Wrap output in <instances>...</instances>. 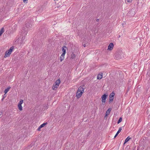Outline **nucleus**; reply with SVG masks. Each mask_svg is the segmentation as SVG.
Instances as JSON below:
<instances>
[{"instance_id":"f704fd0d","label":"nucleus","mask_w":150,"mask_h":150,"mask_svg":"<svg viewBox=\"0 0 150 150\" xmlns=\"http://www.w3.org/2000/svg\"><path fill=\"white\" fill-rule=\"evenodd\" d=\"M149 74H150V73H149Z\"/></svg>"},{"instance_id":"f8f14e48","label":"nucleus","mask_w":150,"mask_h":150,"mask_svg":"<svg viewBox=\"0 0 150 150\" xmlns=\"http://www.w3.org/2000/svg\"><path fill=\"white\" fill-rule=\"evenodd\" d=\"M131 138H130L129 137H127L125 139L124 144H125Z\"/></svg>"},{"instance_id":"72a5a7b5","label":"nucleus","mask_w":150,"mask_h":150,"mask_svg":"<svg viewBox=\"0 0 150 150\" xmlns=\"http://www.w3.org/2000/svg\"><path fill=\"white\" fill-rule=\"evenodd\" d=\"M3 99H2V100H3Z\"/></svg>"},{"instance_id":"9d476101","label":"nucleus","mask_w":150,"mask_h":150,"mask_svg":"<svg viewBox=\"0 0 150 150\" xmlns=\"http://www.w3.org/2000/svg\"><path fill=\"white\" fill-rule=\"evenodd\" d=\"M111 110V109H109L106 112V114L105 116V117H107L108 115H109L110 112Z\"/></svg>"},{"instance_id":"2eb2a0df","label":"nucleus","mask_w":150,"mask_h":150,"mask_svg":"<svg viewBox=\"0 0 150 150\" xmlns=\"http://www.w3.org/2000/svg\"><path fill=\"white\" fill-rule=\"evenodd\" d=\"M18 106L19 110H20L21 111L22 110V107L21 105H19L18 104Z\"/></svg>"},{"instance_id":"b1692460","label":"nucleus","mask_w":150,"mask_h":150,"mask_svg":"<svg viewBox=\"0 0 150 150\" xmlns=\"http://www.w3.org/2000/svg\"><path fill=\"white\" fill-rule=\"evenodd\" d=\"M42 128L41 127H40V126L38 128L37 130H38L39 131H40V129L41 128Z\"/></svg>"},{"instance_id":"f257e3e1","label":"nucleus","mask_w":150,"mask_h":150,"mask_svg":"<svg viewBox=\"0 0 150 150\" xmlns=\"http://www.w3.org/2000/svg\"><path fill=\"white\" fill-rule=\"evenodd\" d=\"M85 87L83 86L80 87L78 89L76 92V96L77 98H80L82 95V94L84 92Z\"/></svg>"},{"instance_id":"412c9836","label":"nucleus","mask_w":150,"mask_h":150,"mask_svg":"<svg viewBox=\"0 0 150 150\" xmlns=\"http://www.w3.org/2000/svg\"><path fill=\"white\" fill-rule=\"evenodd\" d=\"M122 127H121L119 128L117 132L119 134L121 132V131L122 129Z\"/></svg>"},{"instance_id":"c85d7f7f","label":"nucleus","mask_w":150,"mask_h":150,"mask_svg":"<svg viewBox=\"0 0 150 150\" xmlns=\"http://www.w3.org/2000/svg\"><path fill=\"white\" fill-rule=\"evenodd\" d=\"M2 112H0V115H2Z\"/></svg>"},{"instance_id":"0eeeda50","label":"nucleus","mask_w":150,"mask_h":150,"mask_svg":"<svg viewBox=\"0 0 150 150\" xmlns=\"http://www.w3.org/2000/svg\"><path fill=\"white\" fill-rule=\"evenodd\" d=\"M101 98L102 103H105L107 98V95L105 94H104L102 96Z\"/></svg>"},{"instance_id":"2f4dec72","label":"nucleus","mask_w":150,"mask_h":150,"mask_svg":"<svg viewBox=\"0 0 150 150\" xmlns=\"http://www.w3.org/2000/svg\"><path fill=\"white\" fill-rule=\"evenodd\" d=\"M148 99H150V97H149L148 98Z\"/></svg>"},{"instance_id":"a878e982","label":"nucleus","mask_w":150,"mask_h":150,"mask_svg":"<svg viewBox=\"0 0 150 150\" xmlns=\"http://www.w3.org/2000/svg\"><path fill=\"white\" fill-rule=\"evenodd\" d=\"M127 1L128 2H131L132 0H127Z\"/></svg>"},{"instance_id":"cd10ccee","label":"nucleus","mask_w":150,"mask_h":150,"mask_svg":"<svg viewBox=\"0 0 150 150\" xmlns=\"http://www.w3.org/2000/svg\"><path fill=\"white\" fill-rule=\"evenodd\" d=\"M5 94L4 95V96H3V99H4V98L5 97Z\"/></svg>"},{"instance_id":"bb28decb","label":"nucleus","mask_w":150,"mask_h":150,"mask_svg":"<svg viewBox=\"0 0 150 150\" xmlns=\"http://www.w3.org/2000/svg\"><path fill=\"white\" fill-rule=\"evenodd\" d=\"M99 21V19H96V21L97 22H98Z\"/></svg>"},{"instance_id":"6ab92c4d","label":"nucleus","mask_w":150,"mask_h":150,"mask_svg":"<svg viewBox=\"0 0 150 150\" xmlns=\"http://www.w3.org/2000/svg\"><path fill=\"white\" fill-rule=\"evenodd\" d=\"M114 95L115 93L113 92H112L110 95L109 97L113 98Z\"/></svg>"},{"instance_id":"423d86ee","label":"nucleus","mask_w":150,"mask_h":150,"mask_svg":"<svg viewBox=\"0 0 150 150\" xmlns=\"http://www.w3.org/2000/svg\"><path fill=\"white\" fill-rule=\"evenodd\" d=\"M30 25L31 24H30L29 23H26L25 27L24 28L25 31V32H27V31L30 28Z\"/></svg>"},{"instance_id":"9b49d317","label":"nucleus","mask_w":150,"mask_h":150,"mask_svg":"<svg viewBox=\"0 0 150 150\" xmlns=\"http://www.w3.org/2000/svg\"><path fill=\"white\" fill-rule=\"evenodd\" d=\"M102 74H99L98 75L97 79H100L102 78Z\"/></svg>"},{"instance_id":"39448f33","label":"nucleus","mask_w":150,"mask_h":150,"mask_svg":"<svg viewBox=\"0 0 150 150\" xmlns=\"http://www.w3.org/2000/svg\"><path fill=\"white\" fill-rule=\"evenodd\" d=\"M13 49V47H12L10 48L8 51H6L5 52L4 56V58H6L9 56Z\"/></svg>"},{"instance_id":"473e14b6","label":"nucleus","mask_w":150,"mask_h":150,"mask_svg":"<svg viewBox=\"0 0 150 150\" xmlns=\"http://www.w3.org/2000/svg\"><path fill=\"white\" fill-rule=\"evenodd\" d=\"M120 35L119 36V38H120Z\"/></svg>"},{"instance_id":"aec40b11","label":"nucleus","mask_w":150,"mask_h":150,"mask_svg":"<svg viewBox=\"0 0 150 150\" xmlns=\"http://www.w3.org/2000/svg\"><path fill=\"white\" fill-rule=\"evenodd\" d=\"M23 100L22 99H21L20 102H19L18 104L19 105H21L23 103Z\"/></svg>"},{"instance_id":"7c9ffc66","label":"nucleus","mask_w":150,"mask_h":150,"mask_svg":"<svg viewBox=\"0 0 150 150\" xmlns=\"http://www.w3.org/2000/svg\"><path fill=\"white\" fill-rule=\"evenodd\" d=\"M84 47H85L86 46V45L85 44H84L83 45Z\"/></svg>"},{"instance_id":"4be33fe9","label":"nucleus","mask_w":150,"mask_h":150,"mask_svg":"<svg viewBox=\"0 0 150 150\" xmlns=\"http://www.w3.org/2000/svg\"><path fill=\"white\" fill-rule=\"evenodd\" d=\"M114 98L112 97H109V101L110 102H112Z\"/></svg>"},{"instance_id":"393cba45","label":"nucleus","mask_w":150,"mask_h":150,"mask_svg":"<svg viewBox=\"0 0 150 150\" xmlns=\"http://www.w3.org/2000/svg\"><path fill=\"white\" fill-rule=\"evenodd\" d=\"M119 133H118L117 132V133H116V134H115V136H114V138H115L117 136V135Z\"/></svg>"},{"instance_id":"7ed1b4c3","label":"nucleus","mask_w":150,"mask_h":150,"mask_svg":"<svg viewBox=\"0 0 150 150\" xmlns=\"http://www.w3.org/2000/svg\"><path fill=\"white\" fill-rule=\"evenodd\" d=\"M124 53L121 51H119L116 52L115 58L117 60H119L124 57Z\"/></svg>"},{"instance_id":"4468645a","label":"nucleus","mask_w":150,"mask_h":150,"mask_svg":"<svg viewBox=\"0 0 150 150\" xmlns=\"http://www.w3.org/2000/svg\"><path fill=\"white\" fill-rule=\"evenodd\" d=\"M4 29L3 28H1V29L0 30V36H1L3 33L4 32Z\"/></svg>"},{"instance_id":"20e7f679","label":"nucleus","mask_w":150,"mask_h":150,"mask_svg":"<svg viewBox=\"0 0 150 150\" xmlns=\"http://www.w3.org/2000/svg\"><path fill=\"white\" fill-rule=\"evenodd\" d=\"M61 83V81L59 79L57 80L54 83L52 86V88L53 90H56L59 87L60 83Z\"/></svg>"},{"instance_id":"6e6552de","label":"nucleus","mask_w":150,"mask_h":150,"mask_svg":"<svg viewBox=\"0 0 150 150\" xmlns=\"http://www.w3.org/2000/svg\"><path fill=\"white\" fill-rule=\"evenodd\" d=\"M114 47V44L112 43H110L108 47V50H112Z\"/></svg>"},{"instance_id":"a211bd4d","label":"nucleus","mask_w":150,"mask_h":150,"mask_svg":"<svg viewBox=\"0 0 150 150\" xmlns=\"http://www.w3.org/2000/svg\"><path fill=\"white\" fill-rule=\"evenodd\" d=\"M47 124V122H45V123H44L42 124V125H41L40 126V127H41V128H42L43 127H44L45 125H46Z\"/></svg>"},{"instance_id":"c756f323","label":"nucleus","mask_w":150,"mask_h":150,"mask_svg":"<svg viewBox=\"0 0 150 150\" xmlns=\"http://www.w3.org/2000/svg\"><path fill=\"white\" fill-rule=\"evenodd\" d=\"M139 88H138L137 89V91H138V90H139Z\"/></svg>"},{"instance_id":"5701e85b","label":"nucleus","mask_w":150,"mask_h":150,"mask_svg":"<svg viewBox=\"0 0 150 150\" xmlns=\"http://www.w3.org/2000/svg\"><path fill=\"white\" fill-rule=\"evenodd\" d=\"M122 121V118L121 117L120 118L117 122V124H119Z\"/></svg>"},{"instance_id":"1a4fd4ad","label":"nucleus","mask_w":150,"mask_h":150,"mask_svg":"<svg viewBox=\"0 0 150 150\" xmlns=\"http://www.w3.org/2000/svg\"><path fill=\"white\" fill-rule=\"evenodd\" d=\"M67 47L65 46H64L62 47V54L63 55H65L66 53V49Z\"/></svg>"},{"instance_id":"dca6fc26","label":"nucleus","mask_w":150,"mask_h":150,"mask_svg":"<svg viewBox=\"0 0 150 150\" xmlns=\"http://www.w3.org/2000/svg\"><path fill=\"white\" fill-rule=\"evenodd\" d=\"M76 57V55L74 53H72L71 55V58L72 59H74Z\"/></svg>"},{"instance_id":"ddd939ff","label":"nucleus","mask_w":150,"mask_h":150,"mask_svg":"<svg viewBox=\"0 0 150 150\" xmlns=\"http://www.w3.org/2000/svg\"><path fill=\"white\" fill-rule=\"evenodd\" d=\"M65 55H63V54H62L61 56L60 57V61L62 62V60H63L64 59V56Z\"/></svg>"},{"instance_id":"f03ea898","label":"nucleus","mask_w":150,"mask_h":150,"mask_svg":"<svg viewBox=\"0 0 150 150\" xmlns=\"http://www.w3.org/2000/svg\"><path fill=\"white\" fill-rule=\"evenodd\" d=\"M27 32H25L23 33L22 34L20 38L18 39L17 42L21 44H23V41L25 39V37L27 35Z\"/></svg>"},{"instance_id":"f3484780","label":"nucleus","mask_w":150,"mask_h":150,"mask_svg":"<svg viewBox=\"0 0 150 150\" xmlns=\"http://www.w3.org/2000/svg\"><path fill=\"white\" fill-rule=\"evenodd\" d=\"M10 88H8L5 90L4 91V93H5V94L6 93L8 92V91H9Z\"/></svg>"}]
</instances>
